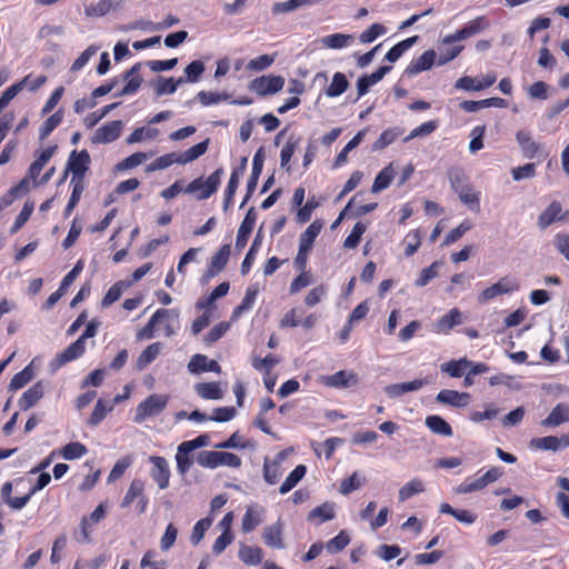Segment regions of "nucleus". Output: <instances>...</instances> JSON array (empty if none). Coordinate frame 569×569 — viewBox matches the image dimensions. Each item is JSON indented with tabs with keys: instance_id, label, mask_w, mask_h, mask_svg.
<instances>
[{
	"instance_id": "f257e3e1",
	"label": "nucleus",
	"mask_w": 569,
	"mask_h": 569,
	"mask_svg": "<svg viewBox=\"0 0 569 569\" xmlns=\"http://www.w3.org/2000/svg\"><path fill=\"white\" fill-rule=\"evenodd\" d=\"M98 325L93 321L87 325L83 333L50 362L51 369L58 370L66 363L79 359L86 351V340L97 335Z\"/></svg>"
},
{
	"instance_id": "f03ea898",
	"label": "nucleus",
	"mask_w": 569,
	"mask_h": 569,
	"mask_svg": "<svg viewBox=\"0 0 569 569\" xmlns=\"http://www.w3.org/2000/svg\"><path fill=\"white\" fill-rule=\"evenodd\" d=\"M451 188L458 193L462 203L468 206L473 211L480 209V192L475 191L469 178L461 170H451L449 172Z\"/></svg>"
},
{
	"instance_id": "7ed1b4c3",
	"label": "nucleus",
	"mask_w": 569,
	"mask_h": 569,
	"mask_svg": "<svg viewBox=\"0 0 569 569\" xmlns=\"http://www.w3.org/2000/svg\"><path fill=\"white\" fill-rule=\"evenodd\" d=\"M209 144H193L191 148L186 150L184 152H170L158 157L154 161H152L147 167V171H157L167 169L174 163L186 164L198 159L200 156L204 154L208 150Z\"/></svg>"
},
{
	"instance_id": "20e7f679",
	"label": "nucleus",
	"mask_w": 569,
	"mask_h": 569,
	"mask_svg": "<svg viewBox=\"0 0 569 569\" xmlns=\"http://www.w3.org/2000/svg\"><path fill=\"white\" fill-rule=\"evenodd\" d=\"M223 168L216 169L206 180L203 178H197L192 180L186 188V193H197L198 200H204L210 198L219 188L221 177L223 174Z\"/></svg>"
},
{
	"instance_id": "39448f33",
	"label": "nucleus",
	"mask_w": 569,
	"mask_h": 569,
	"mask_svg": "<svg viewBox=\"0 0 569 569\" xmlns=\"http://www.w3.org/2000/svg\"><path fill=\"white\" fill-rule=\"evenodd\" d=\"M90 164L91 157L86 149L81 151L72 150L69 154L67 166L60 182L67 178L69 172L72 173L71 179L84 180V177L90 169Z\"/></svg>"
},
{
	"instance_id": "423d86ee",
	"label": "nucleus",
	"mask_w": 569,
	"mask_h": 569,
	"mask_svg": "<svg viewBox=\"0 0 569 569\" xmlns=\"http://www.w3.org/2000/svg\"><path fill=\"white\" fill-rule=\"evenodd\" d=\"M169 402V396L152 393L140 402L136 410V422H142L148 417L157 416L162 412Z\"/></svg>"
},
{
	"instance_id": "0eeeda50",
	"label": "nucleus",
	"mask_w": 569,
	"mask_h": 569,
	"mask_svg": "<svg viewBox=\"0 0 569 569\" xmlns=\"http://www.w3.org/2000/svg\"><path fill=\"white\" fill-rule=\"evenodd\" d=\"M146 482L140 478L133 479L120 503L121 508L130 507L137 500V511L142 515L147 511L149 498L144 495Z\"/></svg>"
},
{
	"instance_id": "6e6552de",
	"label": "nucleus",
	"mask_w": 569,
	"mask_h": 569,
	"mask_svg": "<svg viewBox=\"0 0 569 569\" xmlns=\"http://www.w3.org/2000/svg\"><path fill=\"white\" fill-rule=\"evenodd\" d=\"M502 468L500 467H492L490 468L486 473H483L481 477H478L476 479L467 478L463 482H461L456 491L461 495L475 492L482 490L488 485L497 481L502 476Z\"/></svg>"
},
{
	"instance_id": "1a4fd4ad",
	"label": "nucleus",
	"mask_w": 569,
	"mask_h": 569,
	"mask_svg": "<svg viewBox=\"0 0 569 569\" xmlns=\"http://www.w3.org/2000/svg\"><path fill=\"white\" fill-rule=\"evenodd\" d=\"M519 288L520 286L516 279L511 277H502L498 282L482 290L478 300L479 302H487L498 296L517 291Z\"/></svg>"
},
{
	"instance_id": "9d476101",
	"label": "nucleus",
	"mask_w": 569,
	"mask_h": 569,
	"mask_svg": "<svg viewBox=\"0 0 569 569\" xmlns=\"http://www.w3.org/2000/svg\"><path fill=\"white\" fill-rule=\"evenodd\" d=\"M284 86V78L281 76H261L250 83V90L259 96H268L279 92Z\"/></svg>"
},
{
	"instance_id": "9b49d317",
	"label": "nucleus",
	"mask_w": 569,
	"mask_h": 569,
	"mask_svg": "<svg viewBox=\"0 0 569 569\" xmlns=\"http://www.w3.org/2000/svg\"><path fill=\"white\" fill-rule=\"evenodd\" d=\"M231 253L230 244H222L219 250L212 256L207 270L202 274L204 282L218 276L227 266Z\"/></svg>"
},
{
	"instance_id": "f8f14e48",
	"label": "nucleus",
	"mask_w": 569,
	"mask_h": 569,
	"mask_svg": "<svg viewBox=\"0 0 569 569\" xmlns=\"http://www.w3.org/2000/svg\"><path fill=\"white\" fill-rule=\"evenodd\" d=\"M529 447L533 450L556 452L569 447V433H565L561 437L546 436L532 438L529 442Z\"/></svg>"
},
{
	"instance_id": "ddd939ff",
	"label": "nucleus",
	"mask_w": 569,
	"mask_h": 569,
	"mask_svg": "<svg viewBox=\"0 0 569 569\" xmlns=\"http://www.w3.org/2000/svg\"><path fill=\"white\" fill-rule=\"evenodd\" d=\"M152 463L150 476L158 487L163 490L169 487L170 468L168 461L163 457L151 456L149 458Z\"/></svg>"
},
{
	"instance_id": "4468645a",
	"label": "nucleus",
	"mask_w": 569,
	"mask_h": 569,
	"mask_svg": "<svg viewBox=\"0 0 569 569\" xmlns=\"http://www.w3.org/2000/svg\"><path fill=\"white\" fill-rule=\"evenodd\" d=\"M359 378L357 373L347 370H339L333 375L321 377V382L329 388H348L350 386L357 385Z\"/></svg>"
},
{
	"instance_id": "2eb2a0df",
	"label": "nucleus",
	"mask_w": 569,
	"mask_h": 569,
	"mask_svg": "<svg viewBox=\"0 0 569 569\" xmlns=\"http://www.w3.org/2000/svg\"><path fill=\"white\" fill-rule=\"evenodd\" d=\"M256 220H257V212H256L254 207H251L247 211V213L238 229L237 239H236V247L238 249H242L246 247L248 239L254 228Z\"/></svg>"
},
{
	"instance_id": "dca6fc26",
	"label": "nucleus",
	"mask_w": 569,
	"mask_h": 569,
	"mask_svg": "<svg viewBox=\"0 0 569 569\" xmlns=\"http://www.w3.org/2000/svg\"><path fill=\"white\" fill-rule=\"evenodd\" d=\"M471 396L468 392H459L450 389H442L438 392L436 400L443 405L461 408L466 407L470 401Z\"/></svg>"
},
{
	"instance_id": "f3484780",
	"label": "nucleus",
	"mask_w": 569,
	"mask_h": 569,
	"mask_svg": "<svg viewBox=\"0 0 569 569\" xmlns=\"http://www.w3.org/2000/svg\"><path fill=\"white\" fill-rule=\"evenodd\" d=\"M391 70L390 66H381L373 73L365 74L357 81L358 97L365 96L369 89L378 83Z\"/></svg>"
},
{
	"instance_id": "a211bd4d",
	"label": "nucleus",
	"mask_w": 569,
	"mask_h": 569,
	"mask_svg": "<svg viewBox=\"0 0 569 569\" xmlns=\"http://www.w3.org/2000/svg\"><path fill=\"white\" fill-rule=\"evenodd\" d=\"M44 395V387L42 381H38L34 385H32L28 390H26L20 399L18 400V406L20 410L27 411L33 406L37 405V402L42 399Z\"/></svg>"
},
{
	"instance_id": "6ab92c4d",
	"label": "nucleus",
	"mask_w": 569,
	"mask_h": 569,
	"mask_svg": "<svg viewBox=\"0 0 569 569\" xmlns=\"http://www.w3.org/2000/svg\"><path fill=\"white\" fill-rule=\"evenodd\" d=\"M462 315L458 308L451 309L449 312L440 317L433 325V331L437 333H449L456 326L460 325Z\"/></svg>"
},
{
	"instance_id": "aec40b11",
	"label": "nucleus",
	"mask_w": 569,
	"mask_h": 569,
	"mask_svg": "<svg viewBox=\"0 0 569 569\" xmlns=\"http://www.w3.org/2000/svg\"><path fill=\"white\" fill-rule=\"evenodd\" d=\"M188 370L192 373L221 372V366L216 360H209L204 355H194L188 363Z\"/></svg>"
},
{
	"instance_id": "412c9836",
	"label": "nucleus",
	"mask_w": 569,
	"mask_h": 569,
	"mask_svg": "<svg viewBox=\"0 0 569 569\" xmlns=\"http://www.w3.org/2000/svg\"><path fill=\"white\" fill-rule=\"evenodd\" d=\"M57 149V144L50 146L39 152H36V160L29 167V178L37 182L43 167L49 162V160L53 157Z\"/></svg>"
},
{
	"instance_id": "4be33fe9",
	"label": "nucleus",
	"mask_w": 569,
	"mask_h": 569,
	"mask_svg": "<svg viewBox=\"0 0 569 569\" xmlns=\"http://www.w3.org/2000/svg\"><path fill=\"white\" fill-rule=\"evenodd\" d=\"M121 4L120 0H100L97 3L86 6L84 14L88 18L104 17L110 11L120 9Z\"/></svg>"
},
{
	"instance_id": "5701e85b",
	"label": "nucleus",
	"mask_w": 569,
	"mask_h": 569,
	"mask_svg": "<svg viewBox=\"0 0 569 569\" xmlns=\"http://www.w3.org/2000/svg\"><path fill=\"white\" fill-rule=\"evenodd\" d=\"M435 59L436 52L433 50H427L421 56L410 61L406 68V73L416 76L422 71L429 70L433 66Z\"/></svg>"
},
{
	"instance_id": "b1692460",
	"label": "nucleus",
	"mask_w": 569,
	"mask_h": 569,
	"mask_svg": "<svg viewBox=\"0 0 569 569\" xmlns=\"http://www.w3.org/2000/svg\"><path fill=\"white\" fill-rule=\"evenodd\" d=\"M140 68L141 63H136L124 73L123 78L127 81V83L123 87V89L119 93H117V97L131 96L139 90L142 83V78L139 74Z\"/></svg>"
},
{
	"instance_id": "393cba45",
	"label": "nucleus",
	"mask_w": 569,
	"mask_h": 569,
	"mask_svg": "<svg viewBox=\"0 0 569 569\" xmlns=\"http://www.w3.org/2000/svg\"><path fill=\"white\" fill-rule=\"evenodd\" d=\"M123 123L120 120H113L102 126L94 137L93 142H113L120 137Z\"/></svg>"
},
{
	"instance_id": "a878e982",
	"label": "nucleus",
	"mask_w": 569,
	"mask_h": 569,
	"mask_svg": "<svg viewBox=\"0 0 569 569\" xmlns=\"http://www.w3.org/2000/svg\"><path fill=\"white\" fill-rule=\"evenodd\" d=\"M263 541L268 547L274 549H282L284 547L282 539V523L278 521L271 526H268L263 530Z\"/></svg>"
},
{
	"instance_id": "bb28decb",
	"label": "nucleus",
	"mask_w": 569,
	"mask_h": 569,
	"mask_svg": "<svg viewBox=\"0 0 569 569\" xmlns=\"http://www.w3.org/2000/svg\"><path fill=\"white\" fill-rule=\"evenodd\" d=\"M567 421H569V408L563 403H558L541 421V426L545 428L558 427Z\"/></svg>"
},
{
	"instance_id": "cd10ccee",
	"label": "nucleus",
	"mask_w": 569,
	"mask_h": 569,
	"mask_svg": "<svg viewBox=\"0 0 569 569\" xmlns=\"http://www.w3.org/2000/svg\"><path fill=\"white\" fill-rule=\"evenodd\" d=\"M170 310L169 309H158L149 319L147 325L141 328L138 333V339H151L154 336V327L157 323L162 322L163 318H169Z\"/></svg>"
},
{
	"instance_id": "c85d7f7f",
	"label": "nucleus",
	"mask_w": 569,
	"mask_h": 569,
	"mask_svg": "<svg viewBox=\"0 0 569 569\" xmlns=\"http://www.w3.org/2000/svg\"><path fill=\"white\" fill-rule=\"evenodd\" d=\"M355 40L353 34H345V33H332L325 36L320 39V42L323 47L328 49H343L347 48Z\"/></svg>"
},
{
	"instance_id": "c756f323",
	"label": "nucleus",
	"mask_w": 569,
	"mask_h": 569,
	"mask_svg": "<svg viewBox=\"0 0 569 569\" xmlns=\"http://www.w3.org/2000/svg\"><path fill=\"white\" fill-rule=\"evenodd\" d=\"M470 365L471 360H468L465 357L458 360H450L448 362H443L440 366V370L445 373H448L452 378H461L466 373Z\"/></svg>"
},
{
	"instance_id": "7c9ffc66",
	"label": "nucleus",
	"mask_w": 569,
	"mask_h": 569,
	"mask_svg": "<svg viewBox=\"0 0 569 569\" xmlns=\"http://www.w3.org/2000/svg\"><path fill=\"white\" fill-rule=\"evenodd\" d=\"M194 390L199 397L208 400H219L223 397V392L218 382H199L194 386Z\"/></svg>"
},
{
	"instance_id": "2f4dec72",
	"label": "nucleus",
	"mask_w": 569,
	"mask_h": 569,
	"mask_svg": "<svg viewBox=\"0 0 569 569\" xmlns=\"http://www.w3.org/2000/svg\"><path fill=\"white\" fill-rule=\"evenodd\" d=\"M323 223L320 220H315L299 237V247H305L311 250L316 238L320 234Z\"/></svg>"
},
{
	"instance_id": "473e14b6",
	"label": "nucleus",
	"mask_w": 569,
	"mask_h": 569,
	"mask_svg": "<svg viewBox=\"0 0 569 569\" xmlns=\"http://www.w3.org/2000/svg\"><path fill=\"white\" fill-rule=\"evenodd\" d=\"M263 552L260 547L242 545L239 549V559L248 566H257L262 561Z\"/></svg>"
},
{
	"instance_id": "72a5a7b5",
	"label": "nucleus",
	"mask_w": 569,
	"mask_h": 569,
	"mask_svg": "<svg viewBox=\"0 0 569 569\" xmlns=\"http://www.w3.org/2000/svg\"><path fill=\"white\" fill-rule=\"evenodd\" d=\"M562 211V207L560 202L552 201L546 210L538 218V226L541 229H546L556 220H560V213Z\"/></svg>"
},
{
	"instance_id": "f704fd0d",
	"label": "nucleus",
	"mask_w": 569,
	"mask_h": 569,
	"mask_svg": "<svg viewBox=\"0 0 569 569\" xmlns=\"http://www.w3.org/2000/svg\"><path fill=\"white\" fill-rule=\"evenodd\" d=\"M426 426L436 435L451 437L453 433L451 426L437 415L428 416L426 418Z\"/></svg>"
},
{
	"instance_id": "c9c22d12",
	"label": "nucleus",
	"mask_w": 569,
	"mask_h": 569,
	"mask_svg": "<svg viewBox=\"0 0 569 569\" xmlns=\"http://www.w3.org/2000/svg\"><path fill=\"white\" fill-rule=\"evenodd\" d=\"M34 378V371L31 365L24 367L21 371L17 372L9 383L10 391H17L26 387Z\"/></svg>"
},
{
	"instance_id": "e433bc0d",
	"label": "nucleus",
	"mask_w": 569,
	"mask_h": 569,
	"mask_svg": "<svg viewBox=\"0 0 569 569\" xmlns=\"http://www.w3.org/2000/svg\"><path fill=\"white\" fill-rule=\"evenodd\" d=\"M418 36H413L398 42L386 53L385 59L389 62H396L407 50H409L418 41Z\"/></svg>"
},
{
	"instance_id": "4c0bfd02",
	"label": "nucleus",
	"mask_w": 569,
	"mask_h": 569,
	"mask_svg": "<svg viewBox=\"0 0 569 569\" xmlns=\"http://www.w3.org/2000/svg\"><path fill=\"white\" fill-rule=\"evenodd\" d=\"M395 178V170L392 168V163L385 167L376 177L371 191L372 192H380L385 189H387L390 183L392 182Z\"/></svg>"
},
{
	"instance_id": "58836bf2",
	"label": "nucleus",
	"mask_w": 569,
	"mask_h": 569,
	"mask_svg": "<svg viewBox=\"0 0 569 569\" xmlns=\"http://www.w3.org/2000/svg\"><path fill=\"white\" fill-rule=\"evenodd\" d=\"M307 467L305 465H298L281 483L279 492L281 495L289 492L305 477Z\"/></svg>"
},
{
	"instance_id": "ea45409f",
	"label": "nucleus",
	"mask_w": 569,
	"mask_h": 569,
	"mask_svg": "<svg viewBox=\"0 0 569 569\" xmlns=\"http://www.w3.org/2000/svg\"><path fill=\"white\" fill-rule=\"evenodd\" d=\"M261 242H262V237H261V232L259 230L258 233L256 234L242 263H241V267H240L241 274L246 276L249 273V271L253 264V261L256 259V254L261 246Z\"/></svg>"
},
{
	"instance_id": "a19ab883",
	"label": "nucleus",
	"mask_w": 569,
	"mask_h": 569,
	"mask_svg": "<svg viewBox=\"0 0 569 569\" xmlns=\"http://www.w3.org/2000/svg\"><path fill=\"white\" fill-rule=\"evenodd\" d=\"M489 28V21L486 17L480 16L476 19L469 21L462 29H460L461 33L463 34L465 40L479 34L483 30Z\"/></svg>"
},
{
	"instance_id": "79ce46f5",
	"label": "nucleus",
	"mask_w": 569,
	"mask_h": 569,
	"mask_svg": "<svg viewBox=\"0 0 569 569\" xmlns=\"http://www.w3.org/2000/svg\"><path fill=\"white\" fill-rule=\"evenodd\" d=\"M349 82L341 72H336L330 86L326 90L327 97L335 98L341 96L348 88Z\"/></svg>"
},
{
	"instance_id": "37998d69",
	"label": "nucleus",
	"mask_w": 569,
	"mask_h": 569,
	"mask_svg": "<svg viewBox=\"0 0 569 569\" xmlns=\"http://www.w3.org/2000/svg\"><path fill=\"white\" fill-rule=\"evenodd\" d=\"M160 352V343L153 342L149 345L138 357L136 366L138 370L144 369L151 363Z\"/></svg>"
},
{
	"instance_id": "c03bdc74",
	"label": "nucleus",
	"mask_w": 569,
	"mask_h": 569,
	"mask_svg": "<svg viewBox=\"0 0 569 569\" xmlns=\"http://www.w3.org/2000/svg\"><path fill=\"white\" fill-rule=\"evenodd\" d=\"M113 409L112 405L106 400L99 399L90 415L88 423L90 426L99 425L107 415Z\"/></svg>"
},
{
	"instance_id": "a18cd8bd",
	"label": "nucleus",
	"mask_w": 569,
	"mask_h": 569,
	"mask_svg": "<svg viewBox=\"0 0 569 569\" xmlns=\"http://www.w3.org/2000/svg\"><path fill=\"white\" fill-rule=\"evenodd\" d=\"M63 119L62 110H58L51 114L39 128V139L44 140L61 123Z\"/></svg>"
},
{
	"instance_id": "49530a36",
	"label": "nucleus",
	"mask_w": 569,
	"mask_h": 569,
	"mask_svg": "<svg viewBox=\"0 0 569 569\" xmlns=\"http://www.w3.org/2000/svg\"><path fill=\"white\" fill-rule=\"evenodd\" d=\"M182 83H184V78H182V77H180L178 79L160 78L157 83V87H156V94L158 97H161L164 94H173L177 91L178 86H180Z\"/></svg>"
},
{
	"instance_id": "de8ad7c7",
	"label": "nucleus",
	"mask_w": 569,
	"mask_h": 569,
	"mask_svg": "<svg viewBox=\"0 0 569 569\" xmlns=\"http://www.w3.org/2000/svg\"><path fill=\"white\" fill-rule=\"evenodd\" d=\"M280 358L273 353H268L264 358L253 357L252 367L260 372H271L279 365Z\"/></svg>"
},
{
	"instance_id": "09e8293b",
	"label": "nucleus",
	"mask_w": 569,
	"mask_h": 569,
	"mask_svg": "<svg viewBox=\"0 0 569 569\" xmlns=\"http://www.w3.org/2000/svg\"><path fill=\"white\" fill-rule=\"evenodd\" d=\"M130 283H126L124 281H117L116 283H113L109 290L107 291V293L104 295V297L102 298L101 300V307L102 308H108L110 307L112 303H114L116 301H118L122 295V291L124 288L129 287Z\"/></svg>"
},
{
	"instance_id": "8fccbe9b",
	"label": "nucleus",
	"mask_w": 569,
	"mask_h": 569,
	"mask_svg": "<svg viewBox=\"0 0 569 569\" xmlns=\"http://www.w3.org/2000/svg\"><path fill=\"white\" fill-rule=\"evenodd\" d=\"M30 80V76L24 77L20 82L8 87L0 97V112L9 104V102L24 88Z\"/></svg>"
},
{
	"instance_id": "3c124183",
	"label": "nucleus",
	"mask_w": 569,
	"mask_h": 569,
	"mask_svg": "<svg viewBox=\"0 0 569 569\" xmlns=\"http://www.w3.org/2000/svg\"><path fill=\"white\" fill-rule=\"evenodd\" d=\"M87 452H88L87 447L79 441L69 442L66 446H63L61 449V456L66 460L79 459V458L83 457L84 455H87Z\"/></svg>"
},
{
	"instance_id": "603ef678",
	"label": "nucleus",
	"mask_w": 569,
	"mask_h": 569,
	"mask_svg": "<svg viewBox=\"0 0 569 569\" xmlns=\"http://www.w3.org/2000/svg\"><path fill=\"white\" fill-rule=\"evenodd\" d=\"M281 468L279 462H270L268 458L264 459L263 463V478L267 483L276 485L281 478Z\"/></svg>"
},
{
	"instance_id": "864d4df0",
	"label": "nucleus",
	"mask_w": 569,
	"mask_h": 569,
	"mask_svg": "<svg viewBox=\"0 0 569 569\" xmlns=\"http://www.w3.org/2000/svg\"><path fill=\"white\" fill-rule=\"evenodd\" d=\"M425 486L422 481L419 479H412L411 481L407 482L403 487L399 490V500L406 501L412 496L423 492Z\"/></svg>"
},
{
	"instance_id": "5fc2aeb1",
	"label": "nucleus",
	"mask_w": 569,
	"mask_h": 569,
	"mask_svg": "<svg viewBox=\"0 0 569 569\" xmlns=\"http://www.w3.org/2000/svg\"><path fill=\"white\" fill-rule=\"evenodd\" d=\"M258 295V290L249 287L246 290L244 297L239 306H237L232 311V318H238L243 311H247L252 308L256 298Z\"/></svg>"
},
{
	"instance_id": "6e6d98bb",
	"label": "nucleus",
	"mask_w": 569,
	"mask_h": 569,
	"mask_svg": "<svg viewBox=\"0 0 569 569\" xmlns=\"http://www.w3.org/2000/svg\"><path fill=\"white\" fill-rule=\"evenodd\" d=\"M300 273L291 281L289 287L290 295H296L302 289L307 288L312 283V273L311 271L303 270L299 271Z\"/></svg>"
},
{
	"instance_id": "4d7b16f0",
	"label": "nucleus",
	"mask_w": 569,
	"mask_h": 569,
	"mask_svg": "<svg viewBox=\"0 0 569 569\" xmlns=\"http://www.w3.org/2000/svg\"><path fill=\"white\" fill-rule=\"evenodd\" d=\"M335 510L333 507L329 503H322L321 506L316 507L309 513V519H318L319 523L329 521L333 519Z\"/></svg>"
},
{
	"instance_id": "13d9d810",
	"label": "nucleus",
	"mask_w": 569,
	"mask_h": 569,
	"mask_svg": "<svg viewBox=\"0 0 569 569\" xmlns=\"http://www.w3.org/2000/svg\"><path fill=\"white\" fill-rule=\"evenodd\" d=\"M211 525L212 519L209 517L202 518L199 521H197L191 532V543L197 546L203 539L206 531L211 527Z\"/></svg>"
},
{
	"instance_id": "bf43d9fd",
	"label": "nucleus",
	"mask_w": 569,
	"mask_h": 569,
	"mask_svg": "<svg viewBox=\"0 0 569 569\" xmlns=\"http://www.w3.org/2000/svg\"><path fill=\"white\" fill-rule=\"evenodd\" d=\"M405 256H413L421 244V236L418 229L409 231L405 237Z\"/></svg>"
},
{
	"instance_id": "052dcab7",
	"label": "nucleus",
	"mask_w": 569,
	"mask_h": 569,
	"mask_svg": "<svg viewBox=\"0 0 569 569\" xmlns=\"http://www.w3.org/2000/svg\"><path fill=\"white\" fill-rule=\"evenodd\" d=\"M387 32V28L380 23H373L367 30L360 33L359 40L361 43L367 44L373 42L380 36Z\"/></svg>"
},
{
	"instance_id": "680f3d73",
	"label": "nucleus",
	"mask_w": 569,
	"mask_h": 569,
	"mask_svg": "<svg viewBox=\"0 0 569 569\" xmlns=\"http://www.w3.org/2000/svg\"><path fill=\"white\" fill-rule=\"evenodd\" d=\"M366 230L367 227L365 223L357 222L353 226L349 236L345 239L343 247L347 249H355L359 244L361 237L366 232Z\"/></svg>"
},
{
	"instance_id": "e2e57ef3",
	"label": "nucleus",
	"mask_w": 569,
	"mask_h": 569,
	"mask_svg": "<svg viewBox=\"0 0 569 569\" xmlns=\"http://www.w3.org/2000/svg\"><path fill=\"white\" fill-rule=\"evenodd\" d=\"M439 261L432 262L428 268L421 270L419 277L416 279L415 284L417 287L427 286L432 279L438 276V269L440 267Z\"/></svg>"
},
{
	"instance_id": "0e129e2a",
	"label": "nucleus",
	"mask_w": 569,
	"mask_h": 569,
	"mask_svg": "<svg viewBox=\"0 0 569 569\" xmlns=\"http://www.w3.org/2000/svg\"><path fill=\"white\" fill-rule=\"evenodd\" d=\"M350 542V538L347 532L340 531L336 537L330 539L326 548L330 553H337L342 551Z\"/></svg>"
},
{
	"instance_id": "69168bd1",
	"label": "nucleus",
	"mask_w": 569,
	"mask_h": 569,
	"mask_svg": "<svg viewBox=\"0 0 569 569\" xmlns=\"http://www.w3.org/2000/svg\"><path fill=\"white\" fill-rule=\"evenodd\" d=\"M204 69H206L204 63L202 61H200V60L192 61L184 69V73H186L184 82H191V83L198 82L201 74L204 72Z\"/></svg>"
},
{
	"instance_id": "338daca9",
	"label": "nucleus",
	"mask_w": 569,
	"mask_h": 569,
	"mask_svg": "<svg viewBox=\"0 0 569 569\" xmlns=\"http://www.w3.org/2000/svg\"><path fill=\"white\" fill-rule=\"evenodd\" d=\"M149 153H146V152H136L129 157H127L126 159H123L122 161H120L116 168L120 171L122 170H127V169H132V168H136L138 167L139 164L143 163L148 158H149Z\"/></svg>"
},
{
	"instance_id": "774afa93",
	"label": "nucleus",
	"mask_w": 569,
	"mask_h": 569,
	"mask_svg": "<svg viewBox=\"0 0 569 569\" xmlns=\"http://www.w3.org/2000/svg\"><path fill=\"white\" fill-rule=\"evenodd\" d=\"M158 136V130L151 127H142L136 129L126 142H142L146 140H153Z\"/></svg>"
}]
</instances>
